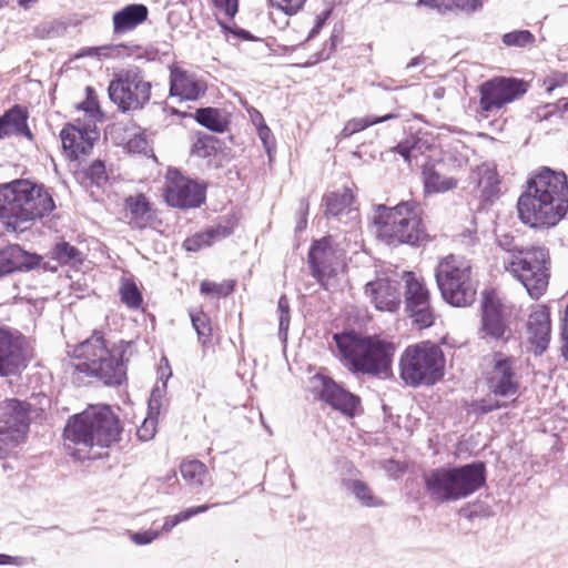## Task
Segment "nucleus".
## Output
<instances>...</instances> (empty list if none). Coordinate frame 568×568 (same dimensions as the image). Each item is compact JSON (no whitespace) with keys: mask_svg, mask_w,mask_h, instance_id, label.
<instances>
[{"mask_svg":"<svg viewBox=\"0 0 568 568\" xmlns=\"http://www.w3.org/2000/svg\"><path fill=\"white\" fill-rule=\"evenodd\" d=\"M403 281L405 312L419 329L430 327L435 322V312L424 280L406 271L403 274Z\"/></svg>","mask_w":568,"mask_h":568,"instance_id":"ddd939ff","label":"nucleus"},{"mask_svg":"<svg viewBox=\"0 0 568 568\" xmlns=\"http://www.w3.org/2000/svg\"><path fill=\"white\" fill-rule=\"evenodd\" d=\"M462 517L474 520L476 518H488L493 515L490 506L483 499H474L467 503L459 510Z\"/></svg>","mask_w":568,"mask_h":568,"instance_id":"8fccbe9b","label":"nucleus"},{"mask_svg":"<svg viewBox=\"0 0 568 568\" xmlns=\"http://www.w3.org/2000/svg\"><path fill=\"white\" fill-rule=\"evenodd\" d=\"M48 255L60 266H69L71 268L81 266L85 260L83 252L64 240L55 242Z\"/></svg>","mask_w":568,"mask_h":568,"instance_id":"2f4dec72","label":"nucleus"},{"mask_svg":"<svg viewBox=\"0 0 568 568\" xmlns=\"http://www.w3.org/2000/svg\"><path fill=\"white\" fill-rule=\"evenodd\" d=\"M216 241H220L216 236L215 232L211 226L204 229L203 231L196 232L191 236H187L183 241V248L186 252H199L202 248L212 246Z\"/></svg>","mask_w":568,"mask_h":568,"instance_id":"a19ab883","label":"nucleus"},{"mask_svg":"<svg viewBox=\"0 0 568 568\" xmlns=\"http://www.w3.org/2000/svg\"><path fill=\"white\" fill-rule=\"evenodd\" d=\"M322 278L332 275L343 266L345 250L339 235L327 234L322 236Z\"/></svg>","mask_w":568,"mask_h":568,"instance_id":"c85d7f7f","label":"nucleus"},{"mask_svg":"<svg viewBox=\"0 0 568 568\" xmlns=\"http://www.w3.org/2000/svg\"><path fill=\"white\" fill-rule=\"evenodd\" d=\"M120 347L111 351L106 346L104 334L93 331L90 337L79 343L69 356L79 359L74 371L100 379L109 387L121 386L128 381L126 348L131 342H120Z\"/></svg>","mask_w":568,"mask_h":568,"instance_id":"20e7f679","label":"nucleus"},{"mask_svg":"<svg viewBox=\"0 0 568 568\" xmlns=\"http://www.w3.org/2000/svg\"><path fill=\"white\" fill-rule=\"evenodd\" d=\"M206 83L195 74L178 67H170L169 94L181 101H196L205 94Z\"/></svg>","mask_w":568,"mask_h":568,"instance_id":"4be33fe9","label":"nucleus"},{"mask_svg":"<svg viewBox=\"0 0 568 568\" xmlns=\"http://www.w3.org/2000/svg\"><path fill=\"white\" fill-rule=\"evenodd\" d=\"M84 94V100L75 104V109L84 112L90 119L102 122L104 120V112L101 109L95 89L91 85H87Z\"/></svg>","mask_w":568,"mask_h":568,"instance_id":"58836bf2","label":"nucleus"},{"mask_svg":"<svg viewBox=\"0 0 568 568\" xmlns=\"http://www.w3.org/2000/svg\"><path fill=\"white\" fill-rule=\"evenodd\" d=\"M506 403L493 398H483L470 404V412L477 415H485L490 412L506 407Z\"/></svg>","mask_w":568,"mask_h":568,"instance_id":"13d9d810","label":"nucleus"},{"mask_svg":"<svg viewBox=\"0 0 568 568\" xmlns=\"http://www.w3.org/2000/svg\"><path fill=\"white\" fill-rule=\"evenodd\" d=\"M535 36L529 30H514L503 36L501 41L506 47L525 48L535 42Z\"/></svg>","mask_w":568,"mask_h":568,"instance_id":"864d4df0","label":"nucleus"},{"mask_svg":"<svg viewBox=\"0 0 568 568\" xmlns=\"http://www.w3.org/2000/svg\"><path fill=\"white\" fill-rule=\"evenodd\" d=\"M217 24L221 27L223 34L229 40L230 37H233L237 40L242 41H261V39L256 36H254L251 31L241 28L236 24L229 26L227 23L217 20Z\"/></svg>","mask_w":568,"mask_h":568,"instance_id":"4d7b16f0","label":"nucleus"},{"mask_svg":"<svg viewBox=\"0 0 568 568\" xmlns=\"http://www.w3.org/2000/svg\"><path fill=\"white\" fill-rule=\"evenodd\" d=\"M29 110L27 106L16 103L0 114V141L10 136H23L28 141L34 140V134L29 128Z\"/></svg>","mask_w":568,"mask_h":568,"instance_id":"b1692460","label":"nucleus"},{"mask_svg":"<svg viewBox=\"0 0 568 568\" xmlns=\"http://www.w3.org/2000/svg\"><path fill=\"white\" fill-rule=\"evenodd\" d=\"M160 414H153L148 409L142 425L136 430V436L142 442L151 440L156 434L158 419Z\"/></svg>","mask_w":568,"mask_h":568,"instance_id":"5fc2aeb1","label":"nucleus"},{"mask_svg":"<svg viewBox=\"0 0 568 568\" xmlns=\"http://www.w3.org/2000/svg\"><path fill=\"white\" fill-rule=\"evenodd\" d=\"M119 294L121 302L129 308L138 310L143 304L142 293L132 280H122Z\"/></svg>","mask_w":568,"mask_h":568,"instance_id":"c03bdc74","label":"nucleus"},{"mask_svg":"<svg viewBox=\"0 0 568 568\" xmlns=\"http://www.w3.org/2000/svg\"><path fill=\"white\" fill-rule=\"evenodd\" d=\"M344 33V26L343 23L338 22L334 24L331 38H329V48L326 52V47L322 48V61L327 59L335 50L337 44L342 42Z\"/></svg>","mask_w":568,"mask_h":568,"instance_id":"69168bd1","label":"nucleus"},{"mask_svg":"<svg viewBox=\"0 0 568 568\" xmlns=\"http://www.w3.org/2000/svg\"><path fill=\"white\" fill-rule=\"evenodd\" d=\"M493 369L488 378L489 388L496 396L515 395L519 384L515 381L514 358L501 352L493 354Z\"/></svg>","mask_w":568,"mask_h":568,"instance_id":"412c9836","label":"nucleus"},{"mask_svg":"<svg viewBox=\"0 0 568 568\" xmlns=\"http://www.w3.org/2000/svg\"><path fill=\"white\" fill-rule=\"evenodd\" d=\"M32 405L19 398L0 403V440L11 447L24 444L30 430Z\"/></svg>","mask_w":568,"mask_h":568,"instance_id":"9b49d317","label":"nucleus"},{"mask_svg":"<svg viewBox=\"0 0 568 568\" xmlns=\"http://www.w3.org/2000/svg\"><path fill=\"white\" fill-rule=\"evenodd\" d=\"M124 205L130 211L133 227L144 229L151 222L152 203L144 193L126 196Z\"/></svg>","mask_w":568,"mask_h":568,"instance_id":"7c9ffc66","label":"nucleus"},{"mask_svg":"<svg viewBox=\"0 0 568 568\" xmlns=\"http://www.w3.org/2000/svg\"><path fill=\"white\" fill-rule=\"evenodd\" d=\"M219 505L220 504L192 506V507H187V508L179 511L178 514H174L172 516H168L164 519V523L162 525V528H161L160 532L161 531L162 532H170L179 524H181L183 521H186V520L191 519L192 517L206 511L211 507H215V506H219Z\"/></svg>","mask_w":568,"mask_h":568,"instance_id":"37998d69","label":"nucleus"},{"mask_svg":"<svg viewBox=\"0 0 568 568\" xmlns=\"http://www.w3.org/2000/svg\"><path fill=\"white\" fill-rule=\"evenodd\" d=\"M123 425L109 404L92 405L71 415L63 428V438L92 449H108L122 439Z\"/></svg>","mask_w":568,"mask_h":568,"instance_id":"39448f33","label":"nucleus"},{"mask_svg":"<svg viewBox=\"0 0 568 568\" xmlns=\"http://www.w3.org/2000/svg\"><path fill=\"white\" fill-rule=\"evenodd\" d=\"M277 312H278V338L282 344L286 345L290 322H291V307H290V300L285 294H282L278 297Z\"/></svg>","mask_w":568,"mask_h":568,"instance_id":"a18cd8bd","label":"nucleus"},{"mask_svg":"<svg viewBox=\"0 0 568 568\" xmlns=\"http://www.w3.org/2000/svg\"><path fill=\"white\" fill-rule=\"evenodd\" d=\"M141 50L140 44H109L102 47H83L75 54L77 58L99 57L100 52L105 58L131 57L135 51Z\"/></svg>","mask_w":568,"mask_h":568,"instance_id":"72a5a7b5","label":"nucleus"},{"mask_svg":"<svg viewBox=\"0 0 568 568\" xmlns=\"http://www.w3.org/2000/svg\"><path fill=\"white\" fill-rule=\"evenodd\" d=\"M29 363L24 336L0 324V377H21Z\"/></svg>","mask_w":568,"mask_h":568,"instance_id":"dca6fc26","label":"nucleus"},{"mask_svg":"<svg viewBox=\"0 0 568 568\" xmlns=\"http://www.w3.org/2000/svg\"><path fill=\"white\" fill-rule=\"evenodd\" d=\"M424 189L426 193L446 192L457 185L454 178L442 176L434 168H424L423 170Z\"/></svg>","mask_w":568,"mask_h":568,"instance_id":"4c0bfd02","label":"nucleus"},{"mask_svg":"<svg viewBox=\"0 0 568 568\" xmlns=\"http://www.w3.org/2000/svg\"><path fill=\"white\" fill-rule=\"evenodd\" d=\"M256 131L260 140L262 141L263 148L265 149V152L271 161L276 152L275 138L271 129L267 126V124L258 126Z\"/></svg>","mask_w":568,"mask_h":568,"instance_id":"052dcab7","label":"nucleus"},{"mask_svg":"<svg viewBox=\"0 0 568 568\" xmlns=\"http://www.w3.org/2000/svg\"><path fill=\"white\" fill-rule=\"evenodd\" d=\"M306 0H270L271 4L287 16L297 13L305 4Z\"/></svg>","mask_w":568,"mask_h":568,"instance_id":"0e129e2a","label":"nucleus"},{"mask_svg":"<svg viewBox=\"0 0 568 568\" xmlns=\"http://www.w3.org/2000/svg\"><path fill=\"white\" fill-rule=\"evenodd\" d=\"M395 151L408 161L413 153L420 152L419 140L412 135L408 139L400 141L395 146Z\"/></svg>","mask_w":568,"mask_h":568,"instance_id":"680f3d73","label":"nucleus"},{"mask_svg":"<svg viewBox=\"0 0 568 568\" xmlns=\"http://www.w3.org/2000/svg\"><path fill=\"white\" fill-rule=\"evenodd\" d=\"M399 116L398 113H394V112H390V113H387L385 115H366V116H363V118H355V119H352L349 120L343 128L342 132H341V135L344 136V138H348L359 131H363L365 129H367L368 126H372V125H375V124H379V123H384L386 121H389V120H395Z\"/></svg>","mask_w":568,"mask_h":568,"instance_id":"e433bc0d","label":"nucleus"},{"mask_svg":"<svg viewBox=\"0 0 568 568\" xmlns=\"http://www.w3.org/2000/svg\"><path fill=\"white\" fill-rule=\"evenodd\" d=\"M422 214L420 204L414 200L403 201L395 206L378 204L373 223L377 226L378 237L387 245L420 246L429 240Z\"/></svg>","mask_w":568,"mask_h":568,"instance_id":"423d86ee","label":"nucleus"},{"mask_svg":"<svg viewBox=\"0 0 568 568\" xmlns=\"http://www.w3.org/2000/svg\"><path fill=\"white\" fill-rule=\"evenodd\" d=\"M435 278L443 300L455 307H467L476 301L477 281L469 260L449 254L436 268Z\"/></svg>","mask_w":568,"mask_h":568,"instance_id":"6e6552de","label":"nucleus"},{"mask_svg":"<svg viewBox=\"0 0 568 568\" xmlns=\"http://www.w3.org/2000/svg\"><path fill=\"white\" fill-rule=\"evenodd\" d=\"M459 496L468 497L486 484V466L480 460L455 466Z\"/></svg>","mask_w":568,"mask_h":568,"instance_id":"bb28decb","label":"nucleus"},{"mask_svg":"<svg viewBox=\"0 0 568 568\" xmlns=\"http://www.w3.org/2000/svg\"><path fill=\"white\" fill-rule=\"evenodd\" d=\"M194 136L195 140L192 143L190 150L191 155L201 159H207L224 151V141L213 134H209L203 131H196Z\"/></svg>","mask_w":568,"mask_h":568,"instance_id":"473e14b6","label":"nucleus"},{"mask_svg":"<svg viewBox=\"0 0 568 568\" xmlns=\"http://www.w3.org/2000/svg\"><path fill=\"white\" fill-rule=\"evenodd\" d=\"M156 480L160 483V485L158 487L159 494L173 495L176 493L175 488H176L179 480H178L175 470H172L171 473H169L164 478H161V479L159 478Z\"/></svg>","mask_w":568,"mask_h":568,"instance_id":"338daca9","label":"nucleus"},{"mask_svg":"<svg viewBox=\"0 0 568 568\" xmlns=\"http://www.w3.org/2000/svg\"><path fill=\"white\" fill-rule=\"evenodd\" d=\"M42 255L24 250L20 244H8L0 248V278L39 268Z\"/></svg>","mask_w":568,"mask_h":568,"instance_id":"6ab92c4d","label":"nucleus"},{"mask_svg":"<svg viewBox=\"0 0 568 568\" xmlns=\"http://www.w3.org/2000/svg\"><path fill=\"white\" fill-rule=\"evenodd\" d=\"M124 150L128 153L143 154L145 156H149V153H151V156L155 158L152 149L149 146V141L144 129H140L138 133L133 134L125 142Z\"/></svg>","mask_w":568,"mask_h":568,"instance_id":"3c124183","label":"nucleus"},{"mask_svg":"<svg viewBox=\"0 0 568 568\" xmlns=\"http://www.w3.org/2000/svg\"><path fill=\"white\" fill-rule=\"evenodd\" d=\"M426 490L436 497H460L455 466H442L423 475Z\"/></svg>","mask_w":568,"mask_h":568,"instance_id":"393cba45","label":"nucleus"},{"mask_svg":"<svg viewBox=\"0 0 568 568\" xmlns=\"http://www.w3.org/2000/svg\"><path fill=\"white\" fill-rule=\"evenodd\" d=\"M149 18V8L144 3H128L112 14V33L122 37L135 30Z\"/></svg>","mask_w":568,"mask_h":568,"instance_id":"a878e982","label":"nucleus"},{"mask_svg":"<svg viewBox=\"0 0 568 568\" xmlns=\"http://www.w3.org/2000/svg\"><path fill=\"white\" fill-rule=\"evenodd\" d=\"M549 252L544 246L521 247L516 258H510L506 270L524 285L529 296L538 300L548 287L550 272Z\"/></svg>","mask_w":568,"mask_h":568,"instance_id":"1a4fd4ad","label":"nucleus"},{"mask_svg":"<svg viewBox=\"0 0 568 568\" xmlns=\"http://www.w3.org/2000/svg\"><path fill=\"white\" fill-rule=\"evenodd\" d=\"M236 284V280H226L221 284L205 280L200 284V292L203 295L215 294L217 297H226L235 291Z\"/></svg>","mask_w":568,"mask_h":568,"instance_id":"09e8293b","label":"nucleus"},{"mask_svg":"<svg viewBox=\"0 0 568 568\" xmlns=\"http://www.w3.org/2000/svg\"><path fill=\"white\" fill-rule=\"evenodd\" d=\"M165 366L160 367V377L151 389L149 399H148V409L153 412V414H160L162 407V400L166 395L168 390V382L172 376V369L170 367L169 361L166 357H163Z\"/></svg>","mask_w":568,"mask_h":568,"instance_id":"f704fd0d","label":"nucleus"},{"mask_svg":"<svg viewBox=\"0 0 568 568\" xmlns=\"http://www.w3.org/2000/svg\"><path fill=\"white\" fill-rule=\"evenodd\" d=\"M365 293L378 311L395 312L402 303L400 283L396 280L377 278L368 282Z\"/></svg>","mask_w":568,"mask_h":568,"instance_id":"5701e85b","label":"nucleus"},{"mask_svg":"<svg viewBox=\"0 0 568 568\" xmlns=\"http://www.w3.org/2000/svg\"><path fill=\"white\" fill-rule=\"evenodd\" d=\"M478 186L486 199L495 196L499 192V179L496 170L489 168L480 170Z\"/></svg>","mask_w":568,"mask_h":568,"instance_id":"de8ad7c7","label":"nucleus"},{"mask_svg":"<svg viewBox=\"0 0 568 568\" xmlns=\"http://www.w3.org/2000/svg\"><path fill=\"white\" fill-rule=\"evenodd\" d=\"M180 473L185 484L191 488L204 485L209 475L207 467L199 459H186L180 464Z\"/></svg>","mask_w":568,"mask_h":568,"instance_id":"c9c22d12","label":"nucleus"},{"mask_svg":"<svg viewBox=\"0 0 568 568\" xmlns=\"http://www.w3.org/2000/svg\"><path fill=\"white\" fill-rule=\"evenodd\" d=\"M239 224V220L234 214H226L219 219L217 223L213 226V231L215 232L219 240L226 239L233 234L235 227Z\"/></svg>","mask_w":568,"mask_h":568,"instance_id":"6e6d98bb","label":"nucleus"},{"mask_svg":"<svg viewBox=\"0 0 568 568\" xmlns=\"http://www.w3.org/2000/svg\"><path fill=\"white\" fill-rule=\"evenodd\" d=\"M130 539L138 546H145L160 537V530L146 529L139 531H129Z\"/></svg>","mask_w":568,"mask_h":568,"instance_id":"e2e57ef3","label":"nucleus"},{"mask_svg":"<svg viewBox=\"0 0 568 568\" xmlns=\"http://www.w3.org/2000/svg\"><path fill=\"white\" fill-rule=\"evenodd\" d=\"M311 275L320 283V239H313L307 253Z\"/></svg>","mask_w":568,"mask_h":568,"instance_id":"bf43d9fd","label":"nucleus"},{"mask_svg":"<svg viewBox=\"0 0 568 568\" xmlns=\"http://www.w3.org/2000/svg\"><path fill=\"white\" fill-rule=\"evenodd\" d=\"M478 91L480 112L488 115L520 99L528 91V84L523 79L494 77L484 81Z\"/></svg>","mask_w":568,"mask_h":568,"instance_id":"f8f14e48","label":"nucleus"},{"mask_svg":"<svg viewBox=\"0 0 568 568\" xmlns=\"http://www.w3.org/2000/svg\"><path fill=\"white\" fill-rule=\"evenodd\" d=\"M554 114L568 119V98H561L556 103H546L536 109V118L539 121L548 120Z\"/></svg>","mask_w":568,"mask_h":568,"instance_id":"603ef678","label":"nucleus"},{"mask_svg":"<svg viewBox=\"0 0 568 568\" xmlns=\"http://www.w3.org/2000/svg\"><path fill=\"white\" fill-rule=\"evenodd\" d=\"M190 318L193 328L196 332L197 339L203 347H206L212 342V322L211 317L203 311L190 312Z\"/></svg>","mask_w":568,"mask_h":568,"instance_id":"ea45409f","label":"nucleus"},{"mask_svg":"<svg viewBox=\"0 0 568 568\" xmlns=\"http://www.w3.org/2000/svg\"><path fill=\"white\" fill-rule=\"evenodd\" d=\"M169 178L164 191L165 203L174 209H199L206 201L207 184L204 181L183 176L179 169H169Z\"/></svg>","mask_w":568,"mask_h":568,"instance_id":"4468645a","label":"nucleus"},{"mask_svg":"<svg viewBox=\"0 0 568 568\" xmlns=\"http://www.w3.org/2000/svg\"><path fill=\"white\" fill-rule=\"evenodd\" d=\"M343 365L355 375L389 378L396 345L377 335L363 336L356 332L334 335Z\"/></svg>","mask_w":568,"mask_h":568,"instance_id":"7ed1b4c3","label":"nucleus"},{"mask_svg":"<svg viewBox=\"0 0 568 568\" xmlns=\"http://www.w3.org/2000/svg\"><path fill=\"white\" fill-rule=\"evenodd\" d=\"M354 199V193L348 186L326 194L324 216L331 230L338 229V224H346L348 219L357 216V211L352 207Z\"/></svg>","mask_w":568,"mask_h":568,"instance_id":"aec40b11","label":"nucleus"},{"mask_svg":"<svg viewBox=\"0 0 568 568\" xmlns=\"http://www.w3.org/2000/svg\"><path fill=\"white\" fill-rule=\"evenodd\" d=\"M307 377L302 379L304 398L308 405L315 406L320 400V368L316 365H307Z\"/></svg>","mask_w":568,"mask_h":568,"instance_id":"79ce46f5","label":"nucleus"},{"mask_svg":"<svg viewBox=\"0 0 568 568\" xmlns=\"http://www.w3.org/2000/svg\"><path fill=\"white\" fill-rule=\"evenodd\" d=\"M346 489L355 497H372L366 483L359 479H345L343 481Z\"/></svg>","mask_w":568,"mask_h":568,"instance_id":"774afa93","label":"nucleus"},{"mask_svg":"<svg viewBox=\"0 0 568 568\" xmlns=\"http://www.w3.org/2000/svg\"><path fill=\"white\" fill-rule=\"evenodd\" d=\"M82 173L83 178L88 180L91 185H95L98 187L104 185L109 181L105 162L101 159L93 160L82 170Z\"/></svg>","mask_w":568,"mask_h":568,"instance_id":"49530a36","label":"nucleus"},{"mask_svg":"<svg viewBox=\"0 0 568 568\" xmlns=\"http://www.w3.org/2000/svg\"><path fill=\"white\" fill-rule=\"evenodd\" d=\"M152 83L144 80V73L138 65H128L113 73L108 85V95L112 103L123 112L142 110L151 99Z\"/></svg>","mask_w":568,"mask_h":568,"instance_id":"9d476101","label":"nucleus"},{"mask_svg":"<svg viewBox=\"0 0 568 568\" xmlns=\"http://www.w3.org/2000/svg\"><path fill=\"white\" fill-rule=\"evenodd\" d=\"M479 334L487 342H507L511 335L505 307L493 290L483 292Z\"/></svg>","mask_w":568,"mask_h":568,"instance_id":"2eb2a0df","label":"nucleus"},{"mask_svg":"<svg viewBox=\"0 0 568 568\" xmlns=\"http://www.w3.org/2000/svg\"><path fill=\"white\" fill-rule=\"evenodd\" d=\"M519 220L531 229L552 227L568 213V182L564 172L549 168L527 181L517 202Z\"/></svg>","mask_w":568,"mask_h":568,"instance_id":"f257e3e1","label":"nucleus"},{"mask_svg":"<svg viewBox=\"0 0 568 568\" xmlns=\"http://www.w3.org/2000/svg\"><path fill=\"white\" fill-rule=\"evenodd\" d=\"M322 402L346 418H354L361 409V397L329 376L322 375Z\"/></svg>","mask_w":568,"mask_h":568,"instance_id":"a211bd4d","label":"nucleus"},{"mask_svg":"<svg viewBox=\"0 0 568 568\" xmlns=\"http://www.w3.org/2000/svg\"><path fill=\"white\" fill-rule=\"evenodd\" d=\"M551 333L550 314L541 308L530 314L528 320L529 341L535 346V355H541L549 345Z\"/></svg>","mask_w":568,"mask_h":568,"instance_id":"cd10ccee","label":"nucleus"},{"mask_svg":"<svg viewBox=\"0 0 568 568\" xmlns=\"http://www.w3.org/2000/svg\"><path fill=\"white\" fill-rule=\"evenodd\" d=\"M446 358L439 345L423 341L409 345L399 358V377L405 385L417 388L433 386L445 374Z\"/></svg>","mask_w":568,"mask_h":568,"instance_id":"0eeeda50","label":"nucleus"},{"mask_svg":"<svg viewBox=\"0 0 568 568\" xmlns=\"http://www.w3.org/2000/svg\"><path fill=\"white\" fill-rule=\"evenodd\" d=\"M59 138L62 150L69 161H78L80 155H89L100 139L95 124L84 123L81 119L63 124Z\"/></svg>","mask_w":568,"mask_h":568,"instance_id":"f3484780","label":"nucleus"},{"mask_svg":"<svg viewBox=\"0 0 568 568\" xmlns=\"http://www.w3.org/2000/svg\"><path fill=\"white\" fill-rule=\"evenodd\" d=\"M192 119L201 126L217 134L229 131L231 125L230 114L225 110L215 106L196 109Z\"/></svg>","mask_w":568,"mask_h":568,"instance_id":"c756f323","label":"nucleus"},{"mask_svg":"<svg viewBox=\"0 0 568 568\" xmlns=\"http://www.w3.org/2000/svg\"><path fill=\"white\" fill-rule=\"evenodd\" d=\"M55 202L44 184L29 179H16L0 184V221L7 232L21 233L20 224L49 216Z\"/></svg>","mask_w":568,"mask_h":568,"instance_id":"f03ea898","label":"nucleus"}]
</instances>
